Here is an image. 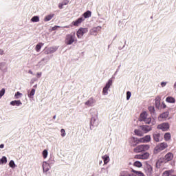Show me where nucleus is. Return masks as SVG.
<instances>
[{
    "mask_svg": "<svg viewBox=\"0 0 176 176\" xmlns=\"http://www.w3.org/2000/svg\"><path fill=\"white\" fill-rule=\"evenodd\" d=\"M53 119H56V116H54Z\"/></svg>",
    "mask_w": 176,
    "mask_h": 176,
    "instance_id": "obj_55",
    "label": "nucleus"
},
{
    "mask_svg": "<svg viewBox=\"0 0 176 176\" xmlns=\"http://www.w3.org/2000/svg\"><path fill=\"white\" fill-rule=\"evenodd\" d=\"M43 157L44 159H46V157H47V150H44L43 151Z\"/></svg>",
    "mask_w": 176,
    "mask_h": 176,
    "instance_id": "obj_37",
    "label": "nucleus"
},
{
    "mask_svg": "<svg viewBox=\"0 0 176 176\" xmlns=\"http://www.w3.org/2000/svg\"><path fill=\"white\" fill-rule=\"evenodd\" d=\"M9 166H10V167H12V168H14V167H16V164H14V161L11 160L9 162Z\"/></svg>",
    "mask_w": 176,
    "mask_h": 176,
    "instance_id": "obj_36",
    "label": "nucleus"
},
{
    "mask_svg": "<svg viewBox=\"0 0 176 176\" xmlns=\"http://www.w3.org/2000/svg\"><path fill=\"white\" fill-rule=\"evenodd\" d=\"M29 74H31V75H32V72L31 70H29Z\"/></svg>",
    "mask_w": 176,
    "mask_h": 176,
    "instance_id": "obj_54",
    "label": "nucleus"
},
{
    "mask_svg": "<svg viewBox=\"0 0 176 176\" xmlns=\"http://www.w3.org/2000/svg\"><path fill=\"white\" fill-rule=\"evenodd\" d=\"M148 118V113L146 111H144L140 114V122H144L145 119Z\"/></svg>",
    "mask_w": 176,
    "mask_h": 176,
    "instance_id": "obj_16",
    "label": "nucleus"
},
{
    "mask_svg": "<svg viewBox=\"0 0 176 176\" xmlns=\"http://www.w3.org/2000/svg\"><path fill=\"white\" fill-rule=\"evenodd\" d=\"M150 155L149 153H144V154H142V160H146L149 159Z\"/></svg>",
    "mask_w": 176,
    "mask_h": 176,
    "instance_id": "obj_24",
    "label": "nucleus"
},
{
    "mask_svg": "<svg viewBox=\"0 0 176 176\" xmlns=\"http://www.w3.org/2000/svg\"><path fill=\"white\" fill-rule=\"evenodd\" d=\"M83 21V18L80 17L78 18L77 20L74 21L72 24V25H74V27H79V25H80V24H82V22Z\"/></svg>",
    "mask_w": 176,
    "mask_h": 176,
    "instance_id": "obj_10",
    "label": "nucleus"
},
{
    "mask_svg": "<svg viewBox=\"0 0 176 176\" xmlns=\"http://www.w3.org/2000/svg\"><path fill=\"white\" fill-rule=\"evenodd\" d=\"M148 110L150 111L151 113H153V112H155V107H149Z\"/></svg>",
    "mask_w": 176,
    "mask_h": 176,
    "instance_id": "obj_42",
    "label": "nucleus"
},
{
    "mask_svg": "<svg viewBox=\"0 0 176 176\" xmlns=\"http://www.w3.org/2000/svg\"><path fill=\"white\" fill-rule=\"evenodd\" d=\"M144 123H146V124H151H151L152 126H154V124H156V121L155 120H152V118H146L144 121Z\"/></svg>",
    "mask_w": 176,
    "mask_h": 176,
    "instance_id": "obj_12",
    "label": "nucleus"
},
{
    "mask_svg": "<svg viewBox=\"0 0 176 176\" xmlns=\"http://www.w3.org/2000/svg\"><path fill=\"white\" fill-rule=\"evenodd\" d=\"M3 146H5V145H3V144H1L0 145V148H3Z\"/></svg>",
    "mask_w": 176,
    "mask_h": 176,
    "instance_id": "obj_52",
    "label": "nucleus"
},
{
    "mask_svg": "<svg viewBox=\"0 0 176 176\" xmlns=\"http://www.w3.org/2000/svg\"><path fill=\"white\" fill-rule=\"evenodd\" d=\"M31 21L32 23H38L39 21V16H34L31 19Z\"/></svg>",
    "mask_w": 176,
    "mask_h": 176,
    "instance_id": "obj_32",
    "label": "nucleus"
},
{
    "mask_svg": "<svg viewBox=\"0 0 176 176\" xmlns=\"http://www.w3.org/2000/svg\"><path fill=\"white\" fill-rule=\"evenodd\" d=\"M19 96H23V94L20 93V91H17L14 96L15 98H19Z\"/></svg>",
    "mask_w": 176,
    "mask_h": 176,
    "instance_id": "obj_41",
    "label": "nucleus"
},
{
    "mask_svg": "<svg viewBox=\"0 0 176 176\" xmlns=\"http://www.w3.org/2000/svg\"><path fill=\"white\" fill-rule=\"evenodd\" d=\"M133 166L135 167L141 168V167H142V163H141V162H140V161H136L133 163Z\"/></svg>",
    "mask_w": 176,
    "mask_h": 176,
    "instance_id": "obj_30",
    "label": "nucleus"
},
{
    "mask_svg": "<svg viewBox=\"0 0 176 176\" xmlns=\"http://www.w3.org/2000/svg\"><path fill=\"white\" fill-rule=\"evenodd\" d=\"M43 45V43H40L36 45V52H39L41 51V49H42V46Z\"/></svg>",
    "mask_w": 176,
    "mask_h": 176,
    "instance_id": "obj_28",
    "label": "nucleus"
},
{
    "mask_svg": "<svg viewBox=\"0 0 176 176\" xmlns=\"http://www.w3.org/2000/svg\"><path fill=\"white\" fill-rule=\"evenodd\" d=\"M36 76H37V78H41V76H42V72L37 73Z\"/></svg>",
    "mask_w": 176,
    "mask_h": 176,
    "instance_id": "obj_48",
    "label": "nucleus"
},
{
    "mask_svg": "<svg viewBox=\"0 0 176 176\" xmlns=\"http://www.w3.org/2000/svg\"><path fill=\"white\" fill-rule=\"evenodd\" d=\"M166 102H169L170 104H174L175 102V98L171 97V96H168L166 98Z\"/></svg>",
    "mask_w": 176,
    "mask_h": 176,
    "instance_id": "obj_20",
    "label": "nucleus"
},
{
    "mask_svg": "<svg viewBox=\"0 0 176 176\" xmlns=\"http://www.w3.org/2000/svg\"><path fill=\"white\" fill-rule=\"evenodd\" d=\"M166 104H164V103H163L162 104V108L164 109H166Z\"/></svg>",
    "mask_w": 176,
    "mask_h": 176,
    "instance_id": "obj_51",
    "label": "nucleus"
},
{
    "mask_svg": "<svg viewBox=\"0 0 176 176\" xmlns=\"http://www.w3.org/2000/svg\"><path fill=\"white\" fill-rule=\"evenodd\" d=\"M129 144L131 146H137L138 144H141V139L132 137L129 139Z\"/></svg>",
    "mask_w": 176,
    "mask_h": 176,
    "instance_id": "obj_6",
    "label": "nucleus"
},
{
    "mask_svg": "<svg viewBox=\"0 0 176 176\" xmlns=\"http://www.w3.org/2000/svg\"><path fill=\"white\" fill-rule=\"evenodd\" d=\"M148 149H149V145L140 144L133 148V152L135 153H141V152H145V151H148Z\"/></svg>",
    "mask_w": 176,
    "mask_h": 176,
    "instance_id": "obj_2",
    "label": "nucleus"
},
{
    "mask_svg": "<svg viewBox=\"0 0 176 176\" xmlns=\"http://www.w3.org/2000/svg\"><path fill=\"white\" fill-rule=\"evenodd\" d=\"M174 159V155L172 153H168L163 158L162 163H168Z\"/></svg>",
    "mask_w": 176,
    "mask_h": 176,
    "instance_id": "obj_4",
    "label": "nucleus"
},
{
    "mask_svg": "<svg viewBox=\"0 0 176 176\" xmlns=\"http://www.w3.org/2000/svg\"><path fill=\"white\" fill-rule=\"evenodd\" d=\"M35 95V89H32L30 94H28V97L30 98H32Z\"/></svg>",
    "mask_w": 176,
    "mask_h": 176,
    "instance_id": "obj_34",
    "label": "nucleus"
},
{
    "mask_svg": "<svg viewBox=\"0 0 176 176\" xmlns=\"http://www.w3.org/2000/svg\"><path fill=\"white\" fill-rule=\"evenodd\" d=\"M49 49H50V52H51V54L52 53H54L55 52L57 51V47H51Z\"/></svg>",
    "mask_w": 176,
    "mask_h": 176,
    "instance_id": "obj_35",
    "label": "nucleus"
},
{
    "mask_svg": "<svg viewBox=\"0 0 176 176\" xmlns=\"http://www.w3.org/2000/svg\"><path fill=\"white\" fill-rule=\"evenodd\" d=\"M130 97H131V92L127 91L126 92V100H130Z\"/></svg>",
    "mask_w": 176,
    "mask_h": 176,
    "instance_id": "obj_40",
    "label": "nucleus"
},
{
    "mask_svg": "<svg viewBox=\"0 0 176 176\" xmlns=\"http://www.w3.org/2000/svg\"><path fill=\"white\" fill-rule=\"evenodd\" d=\"M58 28H60V26L55 25L52 28V31H56Z\"/></svg>",
    "mask_w": 176,
    "mask_h": 176,
    "instance_id": "obj_46",
    "label": "nucleus"
},
{
    "mask_svg": "<svg viewBox=\"0 0 176 176\" xmlns=\"http://www.w3.org/2000/svg\"><path fill=\"white\" fill-rule=\"evenodd\" d=\"M64 28H70V26L68 25V26H64Z\"/></svg>",
    "mask_w": 176,
    "mask_h": 176,
    "instance_id": "obj_53",
    "label": "nucleus"
},
{
    "mask_svg": "<svg viewBox=\"0 0 176 176\" xmlns=\"http://www.w3.org/2000/svg\"><path fill=\"white\" fill-rule=\"evenodd\" d=\"M157 129L158 130H162V131H167L170 129V124L168 122H163L157 125Z\"/></svg>",
    "mask_w": 176,
    "mask_h": 176,
    "instance_id": "obj_5",
    "label": "nucleus"
},
{
    "mask_svg": "<svg viewBox=\"0 0 176 176\" xmlns=\"http://www.w3.org/2000/svg\"><path fill=\"white\" fill-rule=\"evenodd\" d=\"M145 173L147 174V175H152V173L153 171V168L151 165H146V166L144 168Z\"/></svg>",
    "mask_w": 176,
    "mask_h": 176,
    "instance_id": "obj_11",
    "label": "nucleus"
},
{
    "mask_svg": "<svg viewBox=\"0 0 176 176\" xmlns=\"http://www.w3.org/2000/svg\"><path fill=\"white\" fill-rule=\"evenodd\" d=\"M112 86V79H109L107 82L105 87L103 88L102 94H108V90Z\"/></svg>",
    "mask_w": 176,
    "mask_h": 176,
    "instance_id": "obj_7",
    "label": "nucleus"
},
{
    "mask_svg": "<svg viewBox=\"0 0 176 176\" xmlns=\"http://www.w3.org/2000/svg\"><path fill=\"white\" fill-rule=\"evenodd\" d=\"M52 17H54V14L46 16L44 19V21H50Z\"/></svg>",
    "mask_w": 176,
    "mask_h": 176,
    "instance_id": "obj_29",
    "label": "nucleus"
},
{
    "mask_svg": "<svg viewBox=\"0 0 176 176\" xmlns=\"http://www.w3.org/2000/svg\"><path fill=\"white\" fill-rule=\"evenodd\" d=\"M64 6V4L63 3H59L58 8L59 9H63V7Z\"/></svg>",
    "mask_w": 176,
    "mask_h": 176,
    "instance_id": "obj_47",
    "label": "nucleus"
},
{
    "mask_svg": "<svg viewBox=\"0 0 176 176\" xmlns=\"http://www.w3.org/2000/svg\"><path fill=\"white\" fill-rule=\"evenodd\" d=\"M78 42L75 32L67 34L65 38V45H72V43Z\"/></svg>",
    "mask_w": 176,
    "mask_h": 176,
    "instance_id": "obj_1",
    "label": "nucleus"
},
{
    "mask_svg": "<svg viewBox=\"0 0 176 176\" xmlns=\"http://www.w3.org/2000/svg\"><path fill=\"white\" fill-rule=\"evenodd\" d=\"M164 138L165 141H170L171 140V134L170 133H166L164 134Z\"/></svg>",
    "mask_w": 176,
    "mask_h": 176,
    "instance_id": "obj_23",
    "label": "nucleus"
},
{
    "mask_svg": "<svg viewBox=\"0 0 176 176\" xmlns=\"http://www.w3.org/2000/svg\"><path fill=\"white\" fill-rule=\"evenodd\" d=\"M94 102H96V100H94V98H90L85 102V105H87V107H92V105H93V104H94Z\"/></svg>",
    "mask_w": 176,
    "mask_h": 176,
    "instance_id": "obj_15",
    "label": "nucleus"
},
{
    "mask_svg": "<svg viewBox=\"0 0 176 176\" xmlns=\"http://www.w3.org/2000/svg\"><path fill=\"white\" fill-rule=\"evenodd\" d=\"M134 133H135V135H138V137H142L144 135V133H142V131H141L138 129H135L134 131Z\"/></svg>",
    "mask_w": 176,
    "mask_h": 176,
    "instance_id": "obj_26",
    "label": "nucleus"
},
{
    "mask_svg": "<svg viewBox=\"0 0 176 176\" xmlns=\"http://www.w3.org/2000/svg\"><path fill=\"white\" fill-rule=\"evenodd\" d=\"M102 159H103L104 164H108V163H109V156L107 155L102 156Z\"/></svg>",
    "mask_w": 176,
    "mask_h": 176,
    "instance_id": "obj_22",
    "label": "nucleus"
},
{
    "mask_svg": "<svg viewBox=\"0 0 176 176\" xmlns=\"http://www.w3.org/2000/svg\"><path fill=\"white\" fill-rule=\"evenodd\" d=\"M8 163V158H6V156L2 157L1 159H0V164H6Z\"/></svg>",
    "mask_w": 176,
    "mask_h": 176,
    "instance_id": "obj_27",
    "label": "nucleus"
},
{
    "mask_svg": "<svg viewBox=\"0 0 176 176\" xmlns=\"http://www.w3.org/2000/svg\"><path fill=\"white\" fill-rule=\"evenodd\" d=\"M63 5H68L69 3V1L68 0H64L62 3Z\"/></svg>",
    "mask_w": 176,
    "mask_h": 176,
    "instance_id": "obj_45",
    "label": "nucleus"
},
{
    "mask_svg": "<svg viewBox=\"0 0 176 176\" xmlns=\"http://www.w3.org/2000/svg\"><path fill=\"white\" fill-rule=\"evenodd\" d=\"M168 145L167 143L162 142L159 146L155 147V151H157V152H162V151H164L166 148H167Z\"/></svg>",
    "mask_w": 176,
    "mask_h": 176,
    "instance_id": "obj_8",
    "label": "nucleus"
},
{
    "mask_svg": "<svg viewBox=\"0 0 176 176\" xmlns=\"http://www.w3.org/2000/svg\"><path fill=\"white\" fill-rule=\"evenodd\" d=\"M5 95V89L3 88L1 91H0V98H2V97Z\"/></svg>",
    "mask_w": 176,
    "mask_h": 176,
    "instance_id": "obj_38",
    "label": "nucleus"
},
{
    "mask_svg": "<svg viewBox=\"0 0 176 176\" xmlns=\"http://www.w3.org/2000/svg\"><path fill=\"white\" fill-rule=\"evenodd\" d=\"M83 16L85 19H87L91 16V12L87 11L83 14Z\"/></svg>",
    "mask_w": 176,
    "mask_h": 176,
    "instance_id": "obj_33",
    "label": "nucleus"
},
{
    "mask_svg": "<svg viewBox=\"0 0 176 176\" xmlns=\"http://www.w3.org/2000/svg\"><path fill=\"white\" fill-rule=\"evenodd\" d=\"M43 170L44 173H47V171H49V170H50V165L46 162H43Z\"/></svg>",
    "mask_w": 176,
    "mask_h": 176,
    "instance_id": "obj_14",
    "label": "nucleus"
},
{
    "mask_svg": "<svg viewBox=\"0 0 176 176\" xmlns=\"http://www.w3.org/2000/svg\"><path fill=\"white\" fill-rule=\"evenodd\" d=\"M173 170H166L162 173V176H170V174L173 173Z\"/></svg>",
    "mask_w": 176,
    "mask_h": 176,
    "instance_id": "obj_31",
    "label": "nucleus"
},
{
    "mask_svg": "<svg viewBox=\"0 0 176 176\" xmlns=\"http://www.w3.org/2000/svg\"><path fill=\"white\" fill-rule=\"evenodd\" d=\"M151 141V135H146L144 138H140V143L144 144L145 142H149Z\"/></svg>",
    "mask_w": 176,
    "mask_h": 176,
    "instance_id": "obj_13",
    "label": "nucleus"
},
{
    "mask_svg": "<svg viewBox=\"0 0 176 176\" xmlns=\"http://www.w3.org/2000/svg\"><path fill=\"white\" fill-rule=\"evenodd\" d=\"M44 54H52V52H50V48H47L44 50Z\"/></svg>",
    "mask_w": 176,
    "mask_h": 176,
    "instance_id": "obj_39",
    "label": "nucleus"
},
{
    "mask_svg": "<svg viewBox=\"0 0 176 176\" xmlns=\"http://www.w3.org/2000/svg\"><path fill=\"white\" fill-rule=\"evenodd\" d=\"M3 54V50L0 49V55L2 56Z\"/></svg>",
    "mask_w": 176,
    "mask_h": 176,
    "instance_id": "obj_50",
    "label": "nucleus"
},
{
    "mask_svg": "<svg viewBox=\"0 0 176 176\" xmlns=\"http://www.w3.org/2000/svg\"><path fill=\"white\" fill-rule=\"evenodd\" d=\"M168 118V112H164L160 116L159 119H167Z\"/></svg>",
    "mask_w": 176,
    "mask_h": 176,
    "instance_id": "obj_21",
    "label": "nucleus"
},
{
    "mask_svg": "<svg viewBox=\"0 0 176 176\" xmlns=\"http://www.w3.org/2000/svg\"><path fill=\"white\" fill-rule=\"evenodd\" d=\"M166 85H167V82H161L162 87H164V86H166Z\"/></svg>",
    "mask_w": 176,
    "mask_h": 176,
    "instance_id": "obj_49",
    "label": "nucleus"
},
{
    "mask_svg": "<svg viewBox=\"0 0 176 176\" xmlns=\"http://www.w3.org/2000/svg\"><path fill=\"white\" fill-rule=\"evenodd\" d=\"M153 140L155 142H159L160 141V133H156L153 134Z\"/></svg>",
    "mask_w": 176,
    "mask_h": 176,
    "instance_id": "obj_19",
    "label": "nucleus"
},
{
    "mask_svg": "<svg viewBox=\"0 0 176 176\" xmlns=\"http://www.w3.org/2000/svg\"><path fill=\"white\" fill-rule=\"evenodd\" d=\"M23 104L21 100H13L10 102V105H12L14 107L15 105L16 107H19V105H21Z\"/></svg>",
    "mask_w": 176,
    "mask_h": 176,
    "instance_id": "obj_18",
    "label": "nucleus"
},
{
    "mask_svg": "<svg viewBox=\"0 0 176 176\" xmlns=\"http://www.w3.org/2000/svg\"><path fill=\"white\" fill-rule=\"evenodd\" d=\"M134 159L142 160V155H135Z\"/></svg>",
    "mask_w": 176,
    "mask_h": 176,
    "instance_id": "obj_44",
    "label": "nucleus"
},
{
    "mask_svg": "<svg viewBox=\"0 0 176 176\" xmlns=\"http://www.w3.org/2000/svg\"><path fill=\"white\" fill-rule=\"evenodd\" d=\"M87 32H89V30L87 28H80L76 32L77 37L78 39H80V38H82L85 34H87Z\"/></svg>",
    "mask_w": 176,
    "mask_h": 176,
    "instance_id": "obj_3",
    "label": "nucleus"
},
{
    "mask_svg": "<svg viewBox=\"0 0 176 176\" xmlns=\"http://www.w3.org/2000/svg\"><path fill=\"white\" fill-rule=\"evenodd\" d=\"M160 101H162V98H160V96H157L155 98V107H156V108H160Z\"/></svg>",
    "mask_w": 176,
    "mask_h": 176,
    "instance_id": "obj_17",
    "label": "nucleus"
},
{
    "mask_svg": "<svg viewBox=\"0 0 176 176\" xmlns=\"http://www.w3.org/2000/svg\"><path fill=\"white\" fill-rule=\"evenodd\" d=\"M131 171H132V173H134V174H136V175H138V176H145L144 173H142L141 171L135 170L134 169H132Z\"/></svg>",
    "mask_w": 176,
    "mask_h": 176,
    "instance_id": "obj_25",
    "label": "nucleus"
},
{
    "mask_svg": "<svg viewBox=\"0 0 176 176\" xmlns=\"http://www.w3.org/2000/svg\"><path fill=\"white\" fill-rule=\"evenodd\" d=\"M60 133H61V135H62L63 137H65L66 133H65V130L64 129H62L60 130Z\"/></svg>",
    "mask_w": 176,
    "mask_h": 176,
    "instance_id": "obj_43",
    "label": "nucleus"
},
{
    "mask_svg": "<svg viewBox=\"0 0 176 176\" xmlns=\"http://www.w3.org/2000/svg\"><path fill=\"white\" fill-rule=\"evenodd\" d=\"M140 129L144 134H146V133H149V131H152V126L149 125H142L140 126Z\"/></svg>",
    "mask_w": 176,
    "mask_h": 176,
    "instance_id": "obj_9",
    "label": "nucleus"
}]
</instances>
